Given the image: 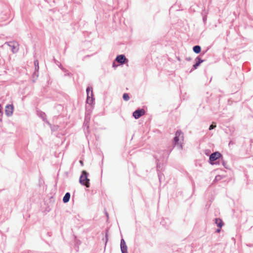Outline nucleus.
Instances as JSON below:
<instances>
[{"mask_svg":"<svg viewBox=\"0 0 253 253\" xmlns=\"http://www.w3.org/2000/svg\"><path fill=\"white\" fill-rule=\"evenodd\" d=\"M87 92V99L86 102L89 104H91L93 103V90L91 87H87L86 89Z\"/></svg>","mask_w":253,"mask_h":253,"instance_id":"3","label":"nucleus"},{"mask_svg":"<svg viewBox=\"0 0 253 253\" xmlns=\"http://www.w3.org/2000/svg\"><path fill=\"white\" fill-rule=\"evenodd\" d=\"M10 46L12 47L13 52L17 51L18 49V44L17 42H11Z\"/></svg>","mask_w":253,"mask_h":253,"instance_id":"9","label":"nucleus"},{"mask_svg":"<svg viewBox=\"0 0 253 253\" xmlns=\"http://www.w3.org/2000/svg\"><path fill=\"white\" fill-rule=\"evenodd\" d=\"M80 163L82 164V165H83V161H80Z\"/></svg>","mask_w":253,"mask_h":253,"instance_id":"18","label":"nucleus"},{"mask_svg":"<svg viewBox=\"0 0 253 253\" xmlns=\"http://www.w3.org/2000/svg\"><path fill=\"white\" fill-rule=\"evenodd\" d=\"M121 248L122 253H127V247L124 239L121 240Z\"/></svg>","mask_w":253,"mask_h":253,"instance_id":"7","label":"nucleus"},{"mask_svg":"<svg viewBox=\"0 0 253 253\" xmlns=\"http://www.w3.org/2000/svg\"><path fill=\"white\" fill-rule=\"evenodd\" d=\"M123 97L125 101H128L129 99V96L127 93H124Z\"/></svg>","mask_w":253,"mask_h":253,"instance_id":"14","label":"nucleus"},{"mask_svg":"<svg viewBox=\"0 0 253 253\" xmlns=\"http://www.w3.org/2000/svg\"><path fill=\"white\" fill-rule=\"evenodd\" d=\"M183 135L181 131H177L175 136L174 138V142L175 144L179 145L180 148H182V144L183 142Z\"/></svg>","mask_w":253,"mask_h":253,"instance_id":"2","label":"nucleus"},{"mask_svg":"<svg viewBox=\"0 0 253 253\" xmlns=\"http://www.w3.org/2000/svg\"><path fill=\"white\" fill-rule=\"evenodd\" d=\"M34 64L36 67H38V68H39V62L38 60H36L34 62Z\"/></svg>","mask_w":253,"mask_h":253,"instance_id":"16","label":"nucleus"},{"mask_svg":"<svg viewBox=\"0 0 253 253\" xmlns=\"http://www.w3.org/2000/svg\"><path fill=\"white\" fill-rule=\"evenodd\" d=\"M116 60L121 64H123L126 60V57L123 55H120L117 57Z\"/></svg>","mask_w":253,"mask_h":253,"instance_id":"8","label":"nucleus"},{"mask_svg":"<svg viewBox=\"0 0 253 253\" xmlns=\"http://www.w3.org/2000/svg\"><path fill=\"white\" fill-rule=\"evenodd\" d=\"M80 182L87 188L89 187V179L87 178V173L86 171L83 170L82 171L80 178Z\"/></svg>","mask_w":253,"mask_h":253,"instance_id":"1","label":"nucleus"},{"mask_svg":"<svg viewBox=\"0 0 253 253\" xmlns=\"http://www.w3.org/2000/svg\"><path fill=\"white\" fill-rule=\"evenodd\" d=\"M197 62L193 65V67L195 69H196L199 66V65L203 62V60L200 58H197Z\"/></svg>","mask_w":253,"mask_h":253,"instance_id":"12","label":"nucleus"},{"mask_svg":"<svg viewBox=\"0 0 253 253\" xmlns=\"http://www.w3.org/2000/svg\"><path fill=\"white\" fill-rule=\"evenodd\" d=\"M70 198V194L69 193H67L63 197V201L64 203H67L69 201Z\"/></svg>","mask_w":253,"mask_h":253,"instance_id":"11","label":"nucleus"},{"mask_svg":"<svg viewBox=\"0 0 253 253\" xmlns=\"http://www.w3.org/2000/svg\"><path fill=\"white\" fill-rule=\"evenodd\" d=\"M201 50V47L199 45H196L193 47L194 51L196 53H199L200 52Z\"/></svg>","mask_w":253,"mask_h":253,"instance_id":"13","label":"nucleus"},{"mask_svg":"<svg viewBox=\"0 0 253 253\" xmlns=\"http://www.w3.org/2000/svg\"><path fill=\"white\" fill-rule=\"evenodd\" d=\"M216 127V125L214 124V123H213L209 127V129L210 130H211L214 128H215Z\"/></svg>","mask_w":253,"mask_h":253,"instance_id":"15","label":"nucleus"},{"mask_svg":"<svg viewBox=\"0 0 253 253\" xmlns=\"http://www.w3.org/2000/svg\"><path fill=\"white\" fill-rule=\"evenodd\" d=\"M145 113V111L144 109H138L133 113V116L135 119H137L140 117L143 116Z\"/></svg>","mask_w":253,"mask_h":253,"instance_id":"5","label":"nucleus"},{"mask_svg":"<svg viewBox=\"0 0 253 253\" xmlns=\"http://www.w3.org/2000/svg\"><path fill=\"white\" fill-rule=\"evenodd\" d=\"M13 111V107L11 105H7L5 107V113L7 116H10L12 114Z\"/></svg>","mask_w":253,"mask_h":253,"instance_id":"6","label":"nucleus"},{"mask_svg":"<svg viewBox=\"0 0 253 253\" xmlns=\"http://www.w3.org/2000/svg\"><path fill=\"white\" fill-rule=\"evenodd\" d=\"M220 229H221V228H220L219 227V228L216 230V232H218V233L220 232Z\"/></svg>","mask_w":253,"mask_h":253,"instance_id":"17","label":"nucleus"},{"mask_svg":"<svg viewBox=\"0 0 253 253\" xmlns=\"http://www.w3.org/2000/svg\"><path fill=\"white\" fill-rule=\"evenodd\" d=\"M215 220V223L217 225L218 227H219L220 228H221L223 225V223L221 219H220V218H216Z\"/></svg>","mask_w":253,"mask_h":253,"instance_id":"10","label":"nucleus"},{"mask_svg":"<svg viewBox=\"0 0 253 253\" xmlns=\"http://www.w3.org/2000/svg\"><path fill=\"white\" fill-rule=\"evenodd\" d=\"M221 156V154L218 152L211 154L210 156V161L211 165L213 164V162L216 160Z\"/></svg>","mask_w":253,"mask_h":253,"instance_id":"4","label":"nucleus"}]
</instances>
